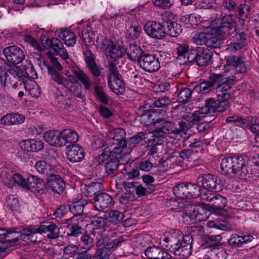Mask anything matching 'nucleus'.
<instances>
[{"label":"nucleus","mask_w":259,"mask_h":259,"mask_svg":"<svg viewBox=\"0 0 259 259\" xmlns=\"http://www.w3.org/2000/svg\"><path fill=\"white\" fill-rule=\"evenodd\" d=\"M164 28H165V35L167 34L171 37H177L182 32L181 26L176 22L167 19L163 21Z\"/></svg>","instance_id":"nucleus-30"},{"label":"nucleus","mask_w":259,"mask_h":259,"mask_svg":"<svg viewBox=\"0 0 259 259\" xmlns=\"http://www.w3.org/2000/svg\"><path fill=\"white\" fill-rule=\"evenodd\" d=\"M81 242L84 246V248L89 250L94 245V237L88 234L83 235L80 238Z\"/></svg>","instance_id":"nucleus-62"},{"label":"nucleus","mask_w":259,"mask_h":259,"mask_svg":"<svg viewBox=\"0 0 259 259\" xmlns=\"http://www.w3.org/2000/svg\"><path fill=\"white\" fill-rule=\"evenodd\" d=\"M235 78L234 76L227 77L222 74L211 73L207 80L197 84L194 90L198 93H207L211 91V89L219 92L227 91L230 89L231 85Z\"/></svg>","instance_id":"nucleus-2"},{"label":"nucleus","mask_w":259,"mask_h":259,"mask_svg":"<svg viewBox=\"0 0 259 259\" xmlns=\"http://www.w3.org/2000/svg\"><path fill=\"white\" fill-rule=\"evenodd\" d=\"M226 105L225 102H219L212 98L205 100V105L202 107V112L205 114L223 112L226 110Z\"/></svg>","instance_id":"nucleus-20"},{"label":"nucleus","mask_w":259,"mask_h":259,"mask_svg":"<svg viewBox=\"0 0 259 259\" xmlns=\"http://www.w3.org/2000/svg\"><path fill=\"white\" fill-rule=\"evenodd\" d=\"M93 206H90L91 209L101 211L111 207L113 205L112 198L106 193H100L96 195L94 199Z\"/></svg>","instance_id":"nucleus-17"},{"label":"nucleus","mask_w":259,"mask_h":259,"mask_svg":"<svg viewBox=\"0 0 259 259\" xmlns=\"http://www.w3.org/2000/svg\"><path fill=\"white\" fill-rule=\"evenodd\" d=\"M250 12V7L247 4H241L238 8V15L241 21L244 22Z\"/></svg>","instance_id":"nucleus-60"},{"label":"nucleus","mask_w":259,"mask_h":259,"mask_svg":"<svg viewBox=\"0 0 259 259\" xmlns=\"http://www.w3.org/2000/svg\"><path fill=\"white\" fill-rule=\"evenodd\" d=\"M60 135L63 146L66 143H75L78 140L77 133L70 129H65L62 131L60 132Z\"/></svg>","instance_id":"nucleus-34"},{"label":"nucleus","mask_w":259,"mask_h":259,"mask_svg":"<svg viewBox=\"0 0 259 259\" xmlns=\"http://www.w3.org/2000/svg\"><path fill=\"white\" fill-rule=\"evenodd\" d=\"M185 214L184 218L192 224H196L205 220V217L201 213L199 208L197 206L193 205H186L184 209Z\"/></svg>","instance_id":"nucleus-18"},{"label":"nucleus","mask_w":259,"mask_h":259,"mask_svg":"<svg viewBox=\"0 0 259 259\" xmlns=\"http://www.w3.org/2000/svg\"><path fill=\"white\" fill-rule=\"evenodd\" d=\"M42 43L46 48H52L54 50L55 48L62 46V43L58 38H49L48 37L44 36L41 37Z\"/></svg>","instance_id":"nucleus-45"},{"label":"nucleus","mask_w":259,"mask_h":259,"mask_svg":"<svg viewBox=\"0 0 259 259\" xmlns=\"http://www.w3.org/2000/svg\"><path fill=\"white\" fill-rule=\"evenodd\" d=\"M24 229L25 228L20 230H18V229L17 228H5L6 233L4 234L5 241L10 247L14 246L23 236H28L23 233Z\"/></svg>","instance_id":"nucleus-19"},{"label":"nucleus","mask_w":259,"mask_h":259,"mask_svg":"<svg viewBox=\"0 0 259 259\" xmlns=\"http://www.w3.org/2000/svg\"><path fill=\"white\" fill-rule=\"evenodd\" d=\"M104 232H101L100 231H94V233H91L96 240V245L97 247H104L108 249V246L109 245L110 238L104 235Z\"/></svg>","instance_id":"nucleus-37"},{"label":"nucleus","mask_w":259,"mask_h":259,"mask_svg":"<svg viewBox=\"0 0 259 259\" xmlns=\"http://www.w3.org/2000/svg\"><path fill=\"white\" fill-rule=\"evenodd\" d=\"M246 159L240 156H233V173L236 174L242 166H244Z\"/></svg>","instance_id":"nucleus-57"},{"label":"nucleus","mask_w":259,"mask_h":259,"mask_svg":"<svg viewBox=\"0 0 259 259\" xmlns=\"http://www.w3.org/2000/svg\"><path fill=\"white\" fill-rule=\"evenodd\" d=\"M103 184L100 182L92 183L85 186L84 193L87 197H95L103 190Z\"/></svg>","instance_id":"nucleus-36"},{"label":"nucleus","mask_w":259,"mask_h":259,"mask_svg":"<svg viewBox=\"0 0 259 259\" xmlns=\"http://www.w3.org/2000/svg\"><path fill=\"white\" fill-rule=\"evenodd\" d=\"M230 48L232 51L236 52L244 47H245L248 42V37L246 33L243 32H236L230 37Z\"/></svg>","instance_id":"nucleus-22"},{"label":"nucleus","mask_w":259,"mask_h":259,"mask_svg":"<svg viewBox=\"0 0 259 259\" xmlns=\"http://www.w3.org/2000/svg\"><path fill=\"white\" fill-rule=\"evenodd\" d=\"M197 183L201 184L203 189L210 192H218L222 189L221 180L217 176L210 174H203L198 177Z\"/></svg>","instance_id":"nucleus-10"},{"label":"nucleus","mask_w":259,"mask_h":259,"mask_svg":"<svg viewBox=\"0 0 259 259\" xmlns=\"http://www.w3.org/2000/svg\"><path fill=\"white\" fill-rule=\"evenodd\" d=\"M9 72L11 74L9 77V81L11 83L14 81L13 78H16L26 83L29 80L30 76L28 73L25 71L21 69L15 65H10L8 68L0 67V82L2 85L6 87L7 82V77L9 76Z\"/></svg>","instance_id":"nucleus-5"},{"label":"nucleus","mask_w":259,"mask_h":259,"mask_svg":"<svg viewBox=\"0 0 259 259\" xmlns=\"http://www.w3.org/2000/svg\"><path fill=\"white\" fill-rule=\"evenodd\" d=\"M222 237L220 235H210L206 239V243L209 248H218L221 244Z\"/></svg>","instance_id":"nucleus-52"},{"label":"nucleus","mask_w":259,"mask_h":259,"mask_svg":"<svg viewBox=\"0 0 259 259\" xmlns=\"http://www.w3.org/2000/svg\"><path fill=\"white\" fill-rule=\"evenodd\" d=\"M3 53L7 61L14 64L22 62L25 57L24 51L15 45L6 47Z\"/></svg>","instance_id":"nucleus-12"},{"label":"nucleus","mask_w":259,"mask_h":259,"mask_svg":"<svg viewBox=\"0 0 259 259\" xmlns=\"http://www.w3.org/2000/svg\"><path fill=\"white\" fill-rule=\"evenodd\" d=\"M212 53L208 50H198L196 63L199 66H205L211 63Z\"/></svg>","instance_id":"nucleus-32"},{"label":"nucleus","mask_w":259,"mask_h":259,"mask_svg":"<svg viewBox=\"0 0 259 259\" xmlns=\"http://www.w3.org/2000/svg\"><path fill=\"white\" fill-rule=\"evenodd\" d=\"M235 26L233 15H226L221 19L219 26L206 27V32L210 33L211 35L214 34L220 36L222 39H227L230 38L236 31Z\"/></svg>","instance_id":"nucleus-3"},{"label":"nucleus","mask_w":259,"mask_h":259,"mask_svg":"<svg viewBox=\"0 0 259 259\" xmlns=\"http://www.w3.org/2000/svg\"><path fill=\"white\" fill-rule=\"evenodd\" d=\"M144 253L148 259H167L169 256L162 248L155 245L146 248Z\"/></svg>","instance_id":"nucleus-25"},{"label":"nucleus","mask_w":259,"mask_h":259,"mask_svg":"<svg viewBox=\"0 0 259 259\" xmlns=\"http://www.w3.org/2000/svg\"><path fill=\"white\" fill-rule=\"evenodd\" d=\"M209 203L211 210L216 215L225 216L227 211L224 209L227 204V199L225 197L218 194H210L203 198Z\"/></svg>","instance_id":"nucleus-9"},{"label":"nucleus","mask_w":259,"mask_h":259,"mask_svg":"<svg viewBox=\"0 0 259 259\" xmlns=\"http://www.w3.org/2000/svg\"><path fill=\"white\" fill-rule=\"evenodd\" d=\"M34 167L36 170L42 174L49 175H51L53 167L49 163H47L45 161L38 160L36 162Z\"/></svg>","instance_id":"nucleus-42"},{"label":"nucleus","mask_w":259,"mask_h":259,"mask_svg":"<svg viewBox=\"0 0 259 259\" xmlns=\"http://www.w3.org/2000/svg\"><path fill=\"white\" fill-rule=\"evenodd\" d=\"M111 49L107 56L110 57L111 59L114 61L123 57L126 53L124 48L120 46L114 45Z\"/></svg>","instance_id":"nucleus-43"},{"label":"nucleus","mask_w":259,"mask_h":259,"mask_svg":"<svg viewBox=\"0 0 259 259\" xmlns=\"http://www.w3.org/2000/svg\"><path fill=\"white\" fill-rule=\"evenodd\" d=\"M226 62L228 66L234 67L235 73H243L248 70L244 58L242 56H229Z\"/></svg>","instance_id":"nucleus-24"},{"label":"nucleus","mask_w":259,"mask_h":259,"mask_svg":"<svg viewBox=\"0 0 259 259\" xmlns=\"http://www.w3.org/2000/svg\"><path fill=\"white\" fill-rule=\"evenodd\" d=\"M173 193L178 198L193 199L199 196L201 188L194 183H182L173 187Z\"/></svg>","instance_id":"nucleus-8"},{"label":"nucleus","mask_w":259,"mask_h":259,"mask_svg":"<svg viewBox=\"0 0 259 259\" xmlns=\"http://www.w3.org/2000/svg\"><path fill=\"white\" fill-rule=\"evenodd\" d=\"M4 205L7 209L14 213L18 211L20 207L18 197L13 195H10L6 197Z\"/></svg>","instance_id":"nucleus-35"},{"label":"nucleus","mask_w":259,"mask_h":259,"mask_svg":"<svg viewBox=\"0 0 259 259\" xmlns=\"http://www.w3.org/2000/svg\"><path fill=\"white\" fill-rule=\"evenodd\" d=\"M68 160L73 162H78L82 161L85 156L83 149L78 145L73 144L71 149L66 153Z\"/></svg>","instance_id":"nucleus-26"},{"label":"nucleus","mask_w":259,"mask_h":259,"mask_svg":"<svg viewBox=\"0 0 259 259\" xmlns=\"http://www.w3.org/2000/svg\"><path fill=\"white\" fill-rule=\"evenodd\" d=\"M189 50V46L188 45H180L177 48V59L180 61V64H186L185 57H186L187 52Z\"/></svg>","instance_id":"nucleus-46"},{"label":"nucleus","mask_w":259,"mask_h":259,"mask_svg":"<svg viewBox=\"0 0 259 259\" xmlns=\"http://www.w3.org/2000/svg\"><path fill=\"white\" fill-rule=\"evenodd\" d=\"M109 74L108 85L109 89L115 94L122 95L125 91V84L122 80L117 67L113 62L108 64Z\"/></svg>","instance_id":"nucleus-6"},{"label":"nucleus","mask_w":259,"mask_h":259,"mask_svg":"<svg viewBox=\"0 0 259 259\" xmlns=\"http://www.w3.org/2000/svg\"><path fill=\"white\" fill-rule=\"evenodd\" d=\"M95 93L96 97L104 104H108L110 98L106 95L103 88L98 85L95 87Z\"/></svg>","instance_id":"nucleus-53"},{"label":"nucleus","mask_w":259,"mask_h":259,"mask_svg":"<svg viewBox=\"0 0 259 259\" xmlns=\"http://www.w3.org/2000/svg\"><path fill=\"white\" fill-rule=\"evenodd\" d=\"M144 30L147 35L155 39H160L165 36L163 22L160 24L155 21L147 22L144 26Z\"/></svg>","instance_id":"nucleus-14"},{"label":"nucleus","mask_w":259,"mask_h":259,"mask_svg":"<svg viewBox=\"0 0 259 259\" xmlns=\"http://www.w3.org/2000/svg\"><path fill=\"white\" fill-rule=\"evenodd\" d=\"M247 120V121L243 126L246 127L251 132L256 133L258 131L256 129L259 122V117L256 116H250Z\"/></svg>","instance_id":"nucleus-55"},{"label":"nucleus","mask_w":259,"mask_h":259,"mask_svg":"<svg viewBox=\"0 0 259 259\" xmlns=\"http://www.w3.org/2000/svg\"><path fill=\"white\" fill-rule=\"evenodd\" d=\"M127 23L129 24L126 32L127 38L130 40L136 39L140 36L141 30L138 22L135 20H131Z\"/></svg>","instance_id":"nucleus-31"},{"label":"nucleus","mask_w":259,"mask_h":259,"mask_svg":"<svg viewBox=\"0 0 259 259\" xmlns=\"http://www.w3.org/2000/svg\"><path fill=\"white\" fill-rule=\"evenodd\" d=\"M73 73L77 79L82 84L84 89L89 90L92 84V81L89 76L80 69L74 70Z\"/></svg>","instance_id":"nucleus-39"},{"label":"nucleus","mask_w":259,"mask_h":259,"mask_svg":"<svg viewBox=\"0 0 259 259\" xmlns=\"http://www.w3.org/2000/svg\"><path fill=\"white\" fill-rule=\"evenodd\" d=\"M222 170L226 174L233 173V156L223 158L221 163Z\"/></svg>","instance_id":"nucleus-47"},{"label":"nucleus","mask_w":259,"mask_h":259,"mask_svg":"<svg viewBox=\"0 0 259 259\" xmlns=\"http://www.w3.org/2000/svg\"><path fill=\"white\" fill-rule=\"evenodd\" d=\"M206 27L204 28V32L195 34L193 36V41L197 45H205L208 34H210L209 32H206Z\"/></svg>","instance_id":"nucleus-58"},{"label":"nucleus","mask_w":259,"mask_h":259,"mask_svg":"<svg viewBox=\"0 0 259 259\" xmlns=\"http://www.w3.org/2000/svg\"><path fill=\"white\" fill-rule=\"evenodd\" d=\"M24 120V116L17 113H11L2 116L0 119V122L3 125H13L21 124Z\"/></svg>","instance_id":"nucleus-27"},{"label":"nucleus","mask_w":259,"mask_h":259,"mask_svg":"<svg viewBox=\"0 0 259 259\" xmlns=\"http://www.w3.org/2000/svg\"><path fill=\"white\" fill-rule=\"evenodd\" d=\"M138 63L141 68L150 73L157 71L160 67L159 61L154 54L144 53L139 58Z\"/></svg>","instance_id":"nucleus-11"},{"label":"nucleus","mask_w":259,"mask_h":259,"mask_svg":"<svg viewBox=\"0 0 259 259\" xmlns=\"http://www.w3.org/2000/svg\"><path fill=\"white\" fill-rule=\"evenodd\" d=\"M82 222V220L77 218L76 216H73L71 218L66 220L64 223V227H67V235L69 236L78 237L79 235L82 234L83 230L81 226V223Z\"/></svg>","instance_id":"nucleus-15"},{"label":"nucleus","mask_w":259,"mask_h":259,"mask_svg":"<svg viewBox=\"0 0 259 259\" xmlns=\"http://www.w3.org/2000/svg\"><path fill=\"white\" fill-rule=\"evenodd\" d=\"M24 41L39 52H41L43 50L39 43L30 35H26L24 37Z\"/></svg>","instance_id":"nucleus-64"},{"label":"nucleus","mask_w":259,"mask_h":259,"mask_svg":"<svg viewBox=\"0 0 259 259\" xmlns=\"http://www.w3.org/2000/svg\"><path fill=\"white\" fill-rule=\"evenodd\" d=\"M192 91L187 88L182 89L178 94L177 101L179 103H186L191 97Z\"/></svg>","instance_id":"nucleus-51"},{"label":"nucleus","mask_w":259,"mask_h":259,"mask_svg":"<svg viewBox=\"0 0 259 259\" xmlns=\"http://www.w3.org/2000/svg\"><path fill=\"white\" fill-rule=\"evenodd\" d=\"M47 184L43 180L39 179L31 191L34 193L42 194L47 192Z\"/></svg>","instance_id":"nucleus-59"},{"label":"nucleus","mask_w":259,"mask_h":259,"mask_svg":"<svg viewBox=\"0 0 259 259\" xmlns=\"http://www.w3.org/2000/svg\"><path fill=\"white\" fill-rule=\"evenodd\" d=\"M115 155L116 158H111L105 165V174L111 178H113L117 175L119 165L118 159L121 157L120 155Z\"/></svg>","instance_id":"nucleus-29"},{"label":"nucleus","mask_w":259,"mask_h":259,"mask_svg":"<svg viewBox=\"0 0 259 259\" xmlns=\"http://www.w3.org/2000/svg\"><path fill=\"white\" fill-rule=\"evenodd\" d=\"M93 228L90 231V233H94V231L101 232H105V228L108 225V222L106 218L97 217L92 222Z\"/></svg>","instance_id":"nucleus-41"},{"label":"nucleus","mask_w":259,"mask_h":259,"mask_svg":"<svg viewBox=\"0 0 259 259\" xmlns=\"http://www.w3.org/2000/svg\"><path fill=\"white\" fill-rule=\"evenodd\" d=\"M124 218L123 214L116 210H111L106 217L108 223H111L114 225L118 224L123 221Z\"/></svg>","instance_id":"nucleus-44"},{"label":"nucleus","mask_w":259,"mask_h":259,"mask_svg":"<svg viewBox=\"0 0 259 259\" xmlns=\"http://www.w3.org/2000/svg\"><path fill=\"white\" fill-rule=\"evenodd\" d=\"M90 206H93V202L91 200L80 199L74 202L69 209L74 214V216H76L77 218H79V216L83 213V211H87V212L90 211Z\"/></svg>","instance_id":"nucleus-21"},{"label":"nucleus","mask_w":259,"mask_h":259,"mask_svg":"<svg viewBox=\"0 0 259 259\" xmlns=\"http://www.w3.org/2000/svg\"><path fill=\"white\" fill-rule=\"evenodd\" d=\"M162 114L166 115V112L159 109L147 111L140 116V120L145 125L151 126L163 121Z\"/></svg>","instance_id":"nucleus-13"},{"label":"nucleus","mask_w":259,"mask_h":259,"mask_svg":"<svg viewBox=\"0 0 259 259\" xmlns=\"http://www.w3.org/2000/svg\"><path fill=\"white\" fill-rule=\"evenodd\" d=\"M164 117L163 121L161 122L160 127H158L154 131L159 135L160 133L166 135L175 134L176 124L174 122L170 121H165V116L162 114Z\"/></svg>","instance_id":"nucleus-33"},{"label":"nucleus","mask_w":259,"mask_h":259,"mask_svg":"<svg viewBox=\"0 0 259 259\" xmlns=\"http://www.w3.org/2000/svg\"><path fill=\"white\" fill-rule=\"evenodd\" d=\"M55 102L59 107L63 108H67L71 103L69 98L66 96H64L63 94L60 92L56 93Z\"/></svg>","instance_id":"nucleus-50"},{"label":"nucleus","mask_w":259,"mask_h":259,"mask_svg":"<svg viewBox=\"0 0 259 259\" xmlns=\"http://www.w3.org/2000/svg\"><path fill=\"white\" fill-rule=\"evenodd\" d=\"M48 71L55 82L58 84L65 85V77L62 74L51 67H48Z\"/></svg>","instance_id":"nucleus-49"},{"label":"nucleus","mask_w":259,"mask_h":259,"mask_svg":"<svg viewBox=\"0 0 259 259\" xmlns=\"http://www.w3.org/2000/svg\"><path fill=\"white\" fill-rule=\"evenodd\" d=\"M192 237L174 233L164 237L160 244L166 250L172 253L178 259H187L192 253Z\"/></svg>","instance_id":"nucleus-1"},{"label":"nucleus","mask_w":259,"mask_h":259,"mask_svg":"<svg viewBox=\"0 0 259 259\" xmlns=\"http://www.w3.org/2000/svg\"><path fill=\"white\" fill-rule=\"evenodd\" d=\"M60 39L67 46L72 47L76 43V36L74 33L67 29H63L59 34Z\"/></svg>","instance_id":"nucleus-38"},{"label":"nucleus","mask_w":259,"mask_h":259,"mask_svg":"<svg viewBox=\"0 0 259 259\" xmlns=\"http://www.w3.org/2000/svg\"><path fill=\"white\" fill-rule=\"evenodd\" d=\"M145 139V134L143 132H140L137 135L132 137L130 140L127 142L128 144V148L131 150L137 144L140 143Z\"/></svg>","instance_id":"nucleus-54"},{"label":"nucleus","mask_w":259,"mask_h":259,"mask_svg":"<svg viewBox=\"0 0 259 259\" xmlns=\"http://www.w3.org/2000/svg\"><path fill=\"white\" fill-rule=\"evenodd\" d=\"M126 133L122 128L109 130L107 133L108 141L113 145H116L112 151L114 154L120 155L127 147V142L125 139Z\"/></svg>","instance_id":"nucleus-7"},{"label":"nucleus","mask_w":259,"mask_h":259,"mask_svg":"<svg viewBox=\"0 0 259 259\" xmlns=\"http://www.w3.org/2000/svg\"><path fill=\"white\" fill-rule=\"evenodd\" d=\"M204 112H202V109L193 113L190 116L188 117V121L191 122H200L205 117Z\"/></svg>","instance_id":"nucleus-61"},{"label":"nucleus","mask_w":259,"mask_h":259,"mask_svg":"<svg viewBox=\"0 0 259 259\" xmlns=\"http://www.w3.org/2000/svg\"><path fill=\"white\" fill-rule=\"evenodd\" d=\"M153 1L155 6L164 10L170 8L174 4L172 0H153Z\"/></svg>","instance_id":"nucleus-63"},{"label":"nucleus","mask_w":259,"mask_h":259,"mask_svg":"<svg viewBox=\"0 0 259 259\" xmlns=\"http://www.w3.org/2000/svg\"><path fill=\"white\" fill-rule=\"evenodd\" d=\"M47 184L49 189L58 194L62 193L65 189V182L59 175L51 174L47 179Z\"/></svg>","instance_id":"nucleus-16"},{"label":"nucleus","mask_w":259,"mask_h":259,"mask_svg":"<svg viewBox=\"0 0 259 259\" xmlns=\"http://www.w3.org/2000/svg\"><path fill=\"white\" fill-rule=\"evenodd\" d=\"M31 239L32 242L36 241V239H33L34 236L37 233H48L47 237L49 239H56L59 236V228L53 223H47L41 225L38 227H32L31 226L25 228L23 231Z\"/></svg>","instance_id":"nucleus-4"},{"label":"nucleus","mask_w":259,"mask_h":259,"mask_svg":"<svg viewBox=\"0 0 259 259\" xmlns=\"http://www.w3.org/2000/svg\"><path fill=\"white\" fill-rule=\"evenodd\" d=\"M142 54V50L140 47L134 44L129 45L128 48L127 49V55L132 61L138 59L139 61Z\"/></svg>","instance_id":"nucleus-40"},{"label":"nucleus","mask_w":259,"mask_h":259,"mask_svg":"<svg viewBox=\"0 0 259 259\" xmlns=\"http://www.w3.org/2000/svg\"><path fill=\"white\" fill-rule=\"evenodd\" d=\"M13 178L16 183L27 190H31L39 179L38 177L33 175L29 176L26 179L18 174H14Z\"/></svg>","instance_id":"nucleus-23"},{"label":"nucleus","mask_w":259,"mask_h":259,"mask_svg":"<svg viewBox=\"0 0 259 259\" xmlns=\"http://www.w3.org/2000/svg\"><path fill=\"white\" fill-rule=\"evenodd\" d=\"M236 174L239 176L240 179L244 180H246L253 177L252 169L248 165L247 160L245 162L244 166H242Z\"/></svg>","instance_id":"nucleus-48"},{"label":"nucleus","mask_w":259,"mask_h":259,"mask_svg":"<svg viewBox=\"0 0 259 259\" xmlns=\"http://www.w3.org/2000/svg\"><path fill=\"white\" fill-rule=\"evenodd\" d=\"M44 139L50 145L55 147L63 146L61 140L60 132L58 131H49L44 134Z\"/></svg>","instance_id":"nucleus-28"},{"label":"nucleus","mask_w":259,"mask_h":259,"mask_svg":"<svg viewBox=\"0 0 259 259\" xmlns=\"http://www.w3.org/2000/svg\"><path fill=\"white\" fill-rule=\"evenodd\" d=\"M228 123L234 124L236 126L243 127L245 125L247 120L238 115H232L226 119Z\"/></svg>","instance_id":"nucleus-56"}]
</instances>
